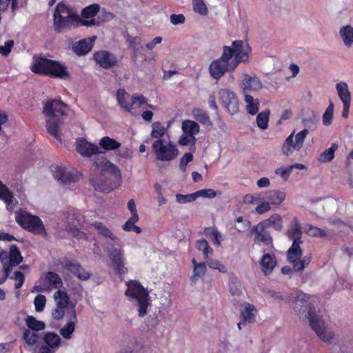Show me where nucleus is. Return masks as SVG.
I'll return each mask as SVG.
<instances>
[{
    "mask_svg": "<svg viewBox=\"0 0 353 353\" xmlns=\"http://www.w3.org/2000/svg\"><path fill=\"white\" fill-rule=\"evenodd\" d=\"M67 317L68 318V321L59 330V333L63 339L69 340L72 338L75 330V326L77 323V314H75V317L71 316H67Z\"/></svg>",
    "mask_w": 353,
    "mask_h": 353,
    "instance_id": "nucleus-26",
    "label": "nucleus"
},
{
    "mask_svg": "<svg viewBox=\"0 0 353 353\" xmlns=\"http://www.w3.org/2000/svg\"><path fill=\"white\" fill-rule=\"evenodd\" d=\"M56 307L52 310V315L54 319L59 320L64 315L75 317L76 303L70 301L69 295L65 290H58L53 295Z\"/></svg>",
    "mask_w": 353,
    "mask_h": 353,
    "instance_id": "nucleus-8",
    "label": "nucleus"
},
{
    "mask_svg": "<svg viewBox=\"0 0 353 353\" xmlns=\"http://www.w3.org/2000/svg\"><path fill=\"white\" fill-rule=\"evenodd\" d=\"M339 36L344 45L350 48L353 44V26L350 25L342 26L339 30Z\"/></svg>",
    "mask_w": 353,
    "mask_h": 353,
    "instance_id": "nucleus-31",
    "label": "nucleus"
},
{
    "mask_svg": "<svg viewBox=\"0 0 353 353\" xmlns=\"http://www.w3.org/2000/svg\"><path fill=\"white\" fill-rule=\"evenodd\" d=\"M196 137L194 136L188 135L183 132V134L179 138L178 143L182 146L193 145L196 143Z\"/></svg>",
    "mask_w": 353,
    "mask_h": 353,
    "instance_id": "nucleus-55",
    "label": "nucleus"
},
{
    "mask_svg": "<svg viewBox=\"0 0 353 353\" xmlns=\"http://www.w3.org/2000/svg\"><path fill=\"white\" fill-rule=\"evenodd\" d=\"M305 232L308 235L315 237H324L327 235V232L325 230L311 225L305 228Z\"/></svg>",
    "mask_w": 353,
    "mask_h": 353,
    "instance_id": "nucleus-52",
    "label": "nucleus"
},
{
    "mask_svg": "<svg viewBox=\"0 0 353 353\" xmlns=\"http://www.w3.org/2000/svg\"><path fill=\"white\" fill-rule=\"evenodd\" d=\"M52 172L54 179L62 183L75 182L78 180L77 172L68 170L64 166H56Z\"/></svg>",
    "mask_w": 353,
    "mask_h": 353,
    "instance_id": "nucleus-18",
    "label": "nucleus"
},
{
    "mask_svg": "<svg viewBox=\"0 0 353 353\" xmlns=\"http://www.w3.org/2000/svg\"><path fill=\"white\" fill-rule=\"evenodd\" d=\"M152 149L156 160L160 162L170 163L179 154L177 146L170 140L157 139L153 142Z\"/></svg>",
    "mask_w": 353,
    "mask_h": 353,
    "instance_id": "nucleus-9",
    "label": "nucleus"
},
{
    "mask_svg": "<svg viewBox=\"0 0 353 353\" xmlns=\"http://www.w3.org/2000/svg\"><path fill=\"white\" fill-rule=\"evenodd\" d=\"M23 338L28 345L32 346L38 342L39 336V334L34 331H31L30 330H25L23 332Z\"/></svg>",
    "mask_w": 353,
    "mask_h": 353,
    "instance_id": "nucleus-46",
    "label": "nucleus"
},
{
    "mask_svg": "<svg viewBox=\"0 0 353 353\" xmlns=\"http://www.w3.org/2000/svg\"><path fill=\"white\" fill-rule=\"evenodd\" d=\"M100 6L97 3H94L85 8L81 12V16L83 18H79V23L81 26H92L97 25L95 19H92L99 11Z\"/></svg>",
    "mask_w": 353,
    "mask_h": 353,
    "instance_id": "nucleus-19",
    "label": "nucleus"
},
{
    "mask_svg": "<svg viewBox=\"0 0 353 353\" xmlns=\"http://www.w3.org/2000/svg\"><path fill=\"white\" fill-rule=\"evenodd\" d=\"M217 94L222 105L230 114H235L239 112V100L234 91L228 88H221L218 91Z\"/></svg>",
    "mask_w": 353,
    "mask_h": 353,
    "instance_id": "nucleus-14",
    "label": "nucleus"
},
{
    "mask_svg": "<svg viewBox=\"0 0 353 353\" xmlns=\"http://www.w3.org/2000/svg\"><path fill=\"white\" fill-rule=\"evenodd\" d=\"M45 345L57 350L61 345V339L57 334L54 332H47L43 336Z\"/></svg>",
    "mask_w": 353,
    "mask_h": 353,
    "instance_id": "nucleus-33",
    "label": "nucleus"
},
{
    "mask_svg": "<svg viewBox=\"0 0 353 353\" xmlns=\"http://www.w3.org/2000/svg\"><path fill=\"white\" fill-rule=\"evenodd\" d=\"M93 165L94 168L101 173L109 172L117 179H120L121 178V172L118 167L105 157L96 158Z\"/></svg>",
    "mask_w": 353,
    "mask_h": 353,
    "instance_id": "nucleus-16",
    "label": "nucleus"
},
{
    "mask_svg": "<svg viewBox=\"0 0 353 353\" xmlns=\"http://www.w3.org/2000/svg\"><path fill=\"white\" fill-rule=\"evenodd\" d=\"M309 134V130L304 129L295 134L294 130L285 140L282 145V152L284 155L291 156L294 152L299 151L304 143L306 137Z\"/></svg>",
    "mask_w": 353,
    "mask_h": 353,
    "instance_id": "nucleus-13",
    "label": "nucleus"
},
{
    "mask_svg": "<svg viewBox=\"0 0 353 353\" xmlns=\"http://www.w3.org/2000/svg\"><path fill=\"white\" fill-rule=\"evenodd\" d=\"M91 183L96 190L100 192H111L118 186L117 185H113L109 181L102 179H92Z\"/></svg>",
    "mask_w": 353,
    "mask_h": 353,
    "instance_id": "nucleus-34",
    "label": "nucleus"
},
{
    "mask_svg": "<svg viewBox=\"0 0 353 353\" xmlns=\"http://www.w3.org/2000/svg\"><path fill=\"white\" fill-rule=\"evenodd\" d=\"M65 269L77 276L81 265L78 263L66 262L63 265Z\"/></svg>",
    "mask_w": 353,
    "mask_h": 353,
    "instance_id": "nucleus-61",
    "label": "nucleus"
},
{
    "mask_svg": "<svg viewBox=\"0 0 353 353\" xmlns=\"http://www.w3.org/2000/svg\"><path fill=\"white\" fill-rule=\"evenodd\" d=\"M132 95H130L123 89H119L117 92V99L120 106L126 111L130 112V103Z\"/></svg>",
    "mask_w": 353,
    "mask_h": 353,
    "instance_id": "nucleus-32",
    "label": "nucleus"
},
{
    "mask_svg": "<svg viewBox=\"0 0 353 353\" xmlns=\"http://www.w3.org/2000/svg\"><path fill=\"white\" fill-rule=\"evenodd\" d=\"M339 99L342 103L351 102L352 96L348 85L345 81H340L335 85Z\"/></svg>",
    "mask_w": 353,
    "mask_h": 353,
    "instance_id": "nucleus-30",
    "label": "nucleus"
},
{
    "mask_svg": "<svg viewBox=\"0 0 353 353\" xmlns=\"http://www.w3.org/2000/svg\"><path fill=\"white\" fill-rule=\"evenodd\" d=\"M45 279L50 286L56 289H60L63 286V281L57 273L48 271L45 275Z\"/></svg>",
    "mask_w": 353,
    "mask_h": 353,
    "instance_id": "nucleus-37",
    "label": "nucleus"
},
{
    "mask_svg": "<svg viewBox=\"0 0 353 353\" xmlns=\"http://www.w3.org/2000/svg\"><path fill=\"white\" fill-rule=\"evenodd\" d=\"M96 37L87 38L76 42L72 46L73 51L78 55H84L88 53L93 48Z\"/></svg>",
    "mask_w": 353,
    "mask_h": 353,
    "instance_id": "nucleus-23",
    "label": "nucleus"
},
{
    "mask_svg": "<svg viewBox=\"0 0 353 353\" xmlns=\"http://www.w3.org/2000/svg\"><path fill=\"white\" fill-rule=\"evenodd\" d=\"M46 296L42 294L37 295L34 300V304L35 306L36 311L39 312H42L46 306Z\"/></svg>",
    "mask_w": 353,
    "mask_h": 353,
    "instance_id": "nucleus-56",
    "label": "nucleus"
},
{
    "mask_svg": "<svg viewBox=\"0 0 353 353\" xmlns=\"http://www.w3.org/2000/svg\"><path fill=\"white\" fill-rule=\"evenodd\" d=\"M127 289L125 295L137 307L139 316L143 317L148 313V307L151 305L149 292L136 280L126 282Z\"/></svg>",
    "mask_w": 353,
    "mask_h": 353,
    "instance_id": "nucleus-7",
    "label": "nucleus"
},
{
    "mask_svg": "<svg viewBox=\"0 0 353 353\" xmlns=\"http://www.w3.org/2000/svg\"><path fill=\"white\" fill-rule=\"evenodd\" d=\"M194 264L193 276L191 278L192 283H195L197 278L203 276L206 272V265L204 263H196L195 259L192 260Z\"/></svg>",
    "mask_w": 353,
    "mask_h": 353,
    "instance_id": "nucleus-45",
    "label": "nucleus"
},
{
    "mask_svg": "<svg viewBox=\"0 0 353 353\" xmlns=\"http://www.w3.org/2000/svg\"><path fill=\"white\" fill-rule=\"evenodd\" d=\"M170 23L174 25H181L185 23V18L183 14H172L170 17Z\"/></svg>",
    "mask_w": 353,
    "mask_h": 353,
    "instance_id": "nucleus-64",
    "label": "nucleus"
},
{
    "mask_svg": "<svg viewBox=\"0 0 353 353\" xmlns=\"http://www.w3.org/2000/svg\"><path fill=\"white\" fill-rule=\"evenodd\" d=\"M150 108L154 110V106L148 103V99L141 94H134L130 103V112L138 108Z\"/></svg>",
    "mask_w": 353,
    "mask_h": 353,
    "instance_id": "nucleus-28",
    "label": "nucleus"
},
{
    "mask_svg": "<svg viewBox=\"0 0 353 353\" xmlns=\"http://www.w3.org/2000/svg\"><path fill=\"white\" fill-rule=\"evenodd\" d=\"M26 325L28 327V330L31 331H40L43 330L46 327V324L43 321L37 320L32 316H28L26 319Z\"/></svg>",
    "mask_w": 353,
    "mask_h": 353,
    "instance_id": "nucleus-40",
    "label": "nucleus"
},
{
    "mask_svg": "<svg viewBox=\"0 0 353 353\" xmlns=\"http://www.w3.org/2000/svg\"><path fill=\"white\" fill-rule=\"evenodd\" d=\"M267 228L262 221L250 228V233L254 236L253 240L256 244L265 245L272 244V238Z\"/></svg>",
    "mask_w": 353,
    "mask_h": 353,
    "instance_id": "nucleus-15",
    "label": "nucleus"
},
{
    "mask_svg": "<svg viewBox=\"0 0 353 353\" xmlns=\"http://www.w3.org/2000/svg\"><path fill=\"white\" fill-rule=\"evenodd\" d=\"M76 150L84 157H90L103 153L97 145L88 142L83 138H81L76 141Z\"/></svg>",
    "mask_w": 353,
    "mask_h": 353,
    "instance_id": "nucleus-17",
    "label": "nucleus"
},
{
    "mask_svg": "<svg viewBox=\"0 0 353 353\" xmlns=\"http://www.w3.org/2000/svg\"><path fill=\"white\" fill-rule=\"evenodd\" d=\"M65 269L77 276L81 265L78 263L66 262L63 265Z\"/></svg>",
    "mask_w": 353,
    "mask_h": 353,
    "instance_id": "nucleus-62",
    "label": "nucleus"
},
{
    "mask_svg": "<svg viewBox=\"0 0 353 353\" xmlns=\"http://www.w3.org/2000/svg\"><path fill=\"white\" fill-rule=\"evenodd\" d=\"M92 225L99 235L104 238L110 239L114 243V245H107L105 250L117 273L119 275L125 274L128 272V268L125 266V251L123 245L119 243L117 237L108 228L101 222H94L92 223Z\"/></svg>",
    "mask_w": 353,
    "mask_h": 353,
    "instance_id": "nucleus-3",
    "label": "nucleus"
},
{
    "mask_svg": "<svg viewBox=\"0 0 353 353\" xmlns=\"http://www.w3.org/2000/svg\"><path fill=\"white\" fill-rule=\"evenodd\" d=\"M95 61L105 69L114 66L117 63V57L106 50L97 52L94 54Z\"/></svg>",
    "mask_w": 353,
    "mask_h": 353,
    "instance_id": "nucleus-20",
    "label": "nucleus"
},
{
    "mask_svg": "<svg viewBox=\"0 0 353 353\" xmlns=\"http://www.w3.org/2000/svg\"><path fill=\"white\" fill-rule=\"evenodd\" d=\"M334 114V104L331 103L325 110L323 115V123L325 125L328 126L332 123Z\"/></svg>",
    "mask_w": 353,
    "mask_h": 353,
    "instance_id": "nucleus-53",
    "label": "nucleus"
},
{
    "mask_svg": "<svg viewBox=\"0 0 353 353\" xmlns=\"http://www.w3.org/2000/svg\"><path fill=\"white\" fill-rule=\"evenodd\" d=\"M168 128H165L161 122L156 121L152 124L150 136L152 138L163 139L162 137L166 133Z\"/></svg>",
    "mask_w": 353,
    "mask_h": 353,
    "instance_id": "nucleus-38",
    "label": "nucleus"
},
{
    "mask_svg": "<svg viewBox=\"0 0 353 353\" xmlns=\"http://www.w3.org/2000/svg\"><path fill=\"white\" fill-rule=\"evenodd\" d=\"M275 174L280 176L285 181L289 179L290 174L292 173L291 168L288 166H283L276 168L274 170Z\"/></svg>",
    "mask_w": 353,
    "mask_h": 353,
    "instance_id": "nucleus-57",
    "label": "nucleus"
},
{
    "mask_svg": "<svg viewBox=\"0 0 353 353\" xmlns=\"http://www.w3.org/2000/svg\"><path fill=\"white\" fill-rule=\"evenodd\" d=\"M301 226L296 217H294L290 223V228L286 231V236L289 239L293 241L292 246L288 251V261L292 264L296 271L303 270L310 263V256H305L301 258L303 251L301 248Z\"/></svg>",
    "mask_w": 353,
    "mask_h": 353,
    "instance_id": "nucleus-4",
    "label": "nucleus"
},
{
    "mask_svg": "<svg viewBox=\"0 0 353 353\" xmlns=\"http://www.w3.org/2000/svg\"><path fill=\"white\" fill-rule=\"evenodd\" d=\"M196 246L199 250L203 252L205 258L213 252V250L210 247L208 242L205 239L197 241Z\"/></svg>",
    "mask_w": 353,
    "mask_h": 353,
    "instance_id": "nucleus-51",
    "label": "nucleus"
},
{
    "mask_svg": "<svg viewBox=\"0 0 353 353\" xmlns=\"http://www.w3.org/2000/svg\"><path fill=\"white\" fill-rule=\"evenodd\" d=\"M258 310L256 307L249 303L241 305L240 316L243 322L251 323L255 321Z\"/></svg>",
    "mask_w": 353,
    "mask_h": 353,
    "instance_id": "nucleus-22",
    "label": "nucleus"
},
{
    "mask_svg": "<svg viewBox=\"0 0 353 353\" xmlns=\"http://www.w3.org/2000/svg\"><path fill=\"white\" fill-rule=\"evenodd\" d=\"M315 299L310 294L300 292L290 301L291 307L296 314L308 319L312 329L323 341L331 343L334 338L332 331L310 306V303Z\"/></svg>",
    "mask_w": 353,
    "mask_h": 353,
    "instance_id": "nucleus-2",
    "label": "nucleus"
},
{
    "mask_svg": "<svg viewBox=\"0 0 353 353\" xmlns=\"http://www.w3.org/2000/svg\"><path fill=\"white\" fill-rule=\"evenodd\" d=\"M139 220V216H131L128 220L124 223L123 225V229L125 231H134L137 234H140L141 232V229L135 225V223Z\"/></svg>",
    "mask_w": 353,
    "mask_h": 353,
    "instance_id": "nucleus-44",
    "label": "nucleus"
},
{
    "mask_svg": "<svg viewBox=\"0 0 353 353\" xmlns=\"http://www.w3.org/2000/svg\"><path fill=\"white\" fill-rule=\"evenodd\" d=\"M192 114L195 119L202 124L210 125L211 121L208 115L203 110L199 109H194L192 111Z\"/></svg>",
    "mask_w": 353,
    "mask_h": 353,
    "instance_id": "nucleus-48",
    "label": "nucleus"
},
{
    "mask_svg": "<svg viewBox=\"0 0 353 353\" xmlns=\"http://www.w3.org/2000/svg\"><path fill=\"white\" fill-rule=\"evenodd\" d=\"M99 148L104 154L109 151L117 152V157L123 159H130L132 157V150L128 146H121V143L116 139L105 136L100 139Z\"/></svg>",
    "mask_w": 353,
    "mask_h": 353,
    "instance_id": "nucleus-12",
    "label": "nucleus"
},
{
    "mask_svg": "<svg viewBox=\"0 0 353 353\" xmlns=\"http://www.w3.org/2000/svg\"><path fill=\"white\" fill-rule=\"evenodd\" d=\"M236 221L238 223L241 224L239 228H236V229L239 232H244L245 230H246L247 229L250 228V225H251L250 221H248V219H243V216H239L236 219Z\"/></svg>",
    "mask_w": 353,
    "mask_h": 353,
    "instance_id": "nucleus-63",
    "label": "nucleus"
},
{
    "mask_svg": "<svg viewBox=\"0 0 353 353\" xmlns=\"http://www.w3.org/2000/svg\"><path fill=\"white\" fill-rule=\"evenodd\" d=\"M193 160V154L191 152H186L181 158L179 168L183 172L187 170L188 164Z\"/></svg>",
    "mask_w": 353,
    "mask_h": 353,
    "instance_id": "nucleus-58",
    "label": "nucleus"
},
{
    "mask_svg": "<svg viewBox=\"0 0 353 353\" xmlns=\"http://www.w3.org/2000/svg\"><path fill=\"white\" fill-rule=\"evenodd\" d=\"M250 53L248 43L241 40L234 41L230 46H224L221 56L209 65L210 77L219 81L227 72L234 71L240 63L248 62Z\"/></svg>",
    "mask_w": 353,
    "mask_h": 353,
    "instance_id": "nucleus-1",
    "label": "nucleus"
},
{
    "mask_svg": "<svg viewBox=\"0 0 353 353\" xmlns=\"http://www.w3.org/2000/svg\"><path fill=\"white\" fill-rule=\"evenodd\" d=\"M0 199L6 204L7 209L11 211L17 203V201L14 198L12 193L8 188L0 181Z\"/></svg>",
    "mask_w": 353,
    "mask_h": 353,
    "instance_id": "nucleus-25",
    "label": "nucleus"
},
{
    "mask_svg": "<svg viewBox=\"0 0 353 353\" xmlns=\"http://www.w3.org/2000/svg\"><path fill=\"white\" fill-rule=\"evenodd\" d=\"M205 232L206 236L216 245H219L223 241V235L215 228H208Z\"/></svg>",
    "mask_w": 353,
    "mask_h": 353,
    "instance_id": "nucleus-42",
    "label": "nucleus"
},
{
    "mask_svg": "<svg viewBox=\"0 0 353 353\" xmlns=\"http://www.w3.org/2000/svg\"><path fill=\"white\" fill-rule=\"evenodd\" d=\"M195 200L196 199H195L194 193L190 194H186V195H183V194H179L176 195V201L179 203H187L192 202Z\"/></svg>",
    "mask_w": 353,
    "mask_h": 353,
    "instance_id": "nucleus-60",
    "label": "nucleus"
},
{
    "mask_svg": "<svg viewBox=\"0 0 353 353\" xmlns=\"http://www.w3.org/2000/svg\"><path fill=\"white\" fill-rule=\"evenodd\" d=\"M192 7L195 12L202 16H206L208 14V9L203 0H192Z\"/></svg>",
    "mask_w": 353,
    "mask_h": 353,
    "instance_id": "nucleus-49",
    "label": "nucleus"
},
{
    "mask_svg": "<svg viewBox=\"0 0 353 353\" xmlns=\"http://www.w3.org/2000/svg\"><path fill=\"white\" fill-rule=\"evenodd\" d=\"M23 260L19 248L17 245H12L10 248L9 261L10 266H14L19 264Z\"/></svg>",
    "mask_w": 353,
    "mask_h": 353,
    "instance_id": "nucleus-41",
    "label": "nucleus"
},
{
    "mask_svg": "<svg viewBox=\"0 0 353 353\" xmlns=\"http://www.w3.org/2000/svg\"><path fill=\"white\" fill-rule=\"evenodd\" d=\"M262 222L268 228H272L276 231H281L283 228V217L279 214H273Z\"/></svg>",
    "mask_w": 353,
    "mask_h": 353,
    "instance_id": "nucleus-29",
    "label": "nucleus"
},
{
    "mask_svg": "<svg viewBox=\"0 0 353 353\" xmlns=\"http://www.w3.org/2000/svg\"><path fill=\"white\" fill-rule=\"evenodd\" d=\"M195 199L199 197L214 199L216 196V192L212 189H203L194 192Z\"/></svg>",
    "mask_w": 353,
    "mask_h": 353,
    "instance_id": "nucleus-54",
    "label": "nucleus"
},
{
    "mask_svg": "<svg viewBox=\"0 0 353 353\" xmlns=\"http://www.w3.org/2000/svg\"><path fill=\"white\" fill-rule=\"evenodd\" d=\"M265 196V199L272 205H279L285 199V194L284 192L277 190H270L259 194Z\"/></svg>",
    "mask_w": 353,
    "mask_h": 353,
    "instance_id": "nucleus-24",
    "label": "nucleus"
},
{
    "mask_svg": "<svg viewBox=\"0 0 353 353\" xmlns=\"http://www.w3.org/2000/svg\"><path fill=\"white\" fill-rule=\"evenodd\" d=\"M208 266L212 270H217L219 272L225 273L227 272L226 267L219 260L212 259L208 262Z\"/></svg>",
    "mask_w": 353,
    "mask_h": 353,
    "instance_id": "nucleus-59",
    "label": "nucleus"
},
{
    "mask_svg": "<svg viewBox=\"0 0 353 353\" xmlns=\"http://www.w3.org/2000/svg\"><path fill=\"white\" fill-rule=\"evenodd\" d=\"M30 68L35 74L50 77L66 79L70 77L68 68L64 63L50 59L43 54L34 55Z\"/></svg>",
    "mask_w": 353,
    "mask_h": 353,
    "instance_id": "nucleus-6",
    "label": "nucleus"
},
{
    "mask_svg": "<svg viewBox=\"0 0 353 353\" xmlns=\"http://www.w3.org/2000/svg\"><path fill=\"white\" fill-rule=\"evenodd\" d=\"M240 87L243 92L246 91H258L261 89L262 83L256 75L244 74L240 83Z\"/></svg>",
    "mask_w": 353,
    "mask_h": 353,
    "instance_id": "nucleus-21",
    "label": "nucleus"
},
{
    "mask_svg": "<svg viewBox=\"0 0 353 353\" xmlns=\"http://www.w3.org/2000/svg\"><path fill=\"white\" fill-rule=\"evenodd\" d=\"M14 217L16 221L25 230L39 234L46 233L43 222L39 216L21 210L15 212Z\"/></svg>",
    "mask_w": 353,
    "mask_h": 353,
    "instance_id": "nucleus-11",
    "label": "nucleus"
},
{
    "mask_svg": "<svg viewBox=\"0 0 353 353\" xmlns=\"http://www.w3.org/2000/svg\"><path fill=\"white\" fill-rule=\"evenodd\" d=\"M270 114V110H265L257 114L256 118V122L257 126L261 130H265L268 129Z\"/></svg>",
    "mask_w": 353,
    "mask_h": 353,
    "instance_id": "nucleus-39",
    "label": "nucleus"
},
{
    "mask_svg": "<svg viewBox=\"0 0 353 353\" xmlns=\"http://www.w3.org/2000/svg\"><path fill=\"white\" fill-rule=\"evenodd\" d=\"M230 292L234 297H240L242 294V287L241 282L235 277L230 279L229 284Z\"/></svg>",
    "mask_w": 353,
    "mask_h": 353,
    "instance_id": "nucleus-43",
    "label": "nucleus"
},
{
    "mask_svg": "<svg viewBox=\"0 0 353 353\" xmlns=\"http://www.w3.org/2000/svg\"><path fill=\"white\" fill-rule=\"evenodd\" d=\"M338 149V145L335 143H333L330 148L325 150L320 156L319 161L320 162H329L331 161L334 157V152Z\"/></svg>",
    "mask_w": 353,
    "mask_h": 353,
    "instance_id": "nucleus-47",
    "label": "nucleus"
},
{
    "mask_svg": "<svg viewBox=\"0 0 353 353\" xmlns=\"http://www.w3.org/2000/svg\"><path fill=\"white\" fill-rule=\"evenodd\" d=\"M181 130L183 133L195 137L200 132V127L196 121L188 119L182 122Z\"/></svg>",
    "mask_w": 353,
    "mask_h": 353,
    "instance_id": "nucleus-36",
    "label": "nucleus"
},
{
    "mask_svg": "<svg viewBox=\"0 0 353 353\" xmlns=\"http://www.w3.org/2000/svg\"><path fill=\"white\" fill-rule=\"evenodd\" d=\"M79 23V16L63 3H58L54 12V26L61 32Z\"/></svg>",
    "mask_w": 353,
    "mask_h": 353,
    "instance_id": "nucleus-10",
    "label": "nucleus"
},
{
    "mask_svg": "<svg viewBox=\"0 0 353 353\" xmlns=\"http://www.w3.org/2000/svg\"><path fill=\"white\" fill-rule=\"evenodd\" d=\"M244 101L245 103V110L250 114L255 115L257 114L260 104L258 99H254L251 95L245 94Z\"/></svg>",
    "mask_w": 353,
    "mask_h": 353,
    "instance_id": "nucleus-35",
    "label": "nucleus"
},
{
    "mask_svg": "<svg viewBox=\"0 0 353 353\" xmlns=\"http://www.w3.org/2000/svg\"><path fill=\"white\" fill-rule=\"evenodd\" d=\"M257 204L255 212L258 214H263L271 210L272 205L267 200H265V197L259 198V202Z\"/></svg>",
    "mask_w": 353,
    "mask_h": 353,
    "instance_id": "nucleus-50",
    "label": "nucleus"
},
{
    "mask_svg": "<svg viewBox=\"0 0 353 353\" xmlns=\"http://www.w3.org/2000/svg\"><path fill=\"white\" fill-rule=\"evenodd\" d=\"M276 264V261L274 254H265L260 261L261 270L265 275H268L272 272Z\"/></svg>",
    "mask_w": 353,
    "mask_h": 353,
    "instance_id": "nucleus-27",
    "label": "nucleus"
},
{
    "mask_svg": "<svg viewBox=\"0 0 353 353\" xmlns=\"http://www.w3.org/2000/svg\"><path fill=\"white\" fill-rule=\"evenodd\" d=\"M68 111V107L61 101L53 99L48 101L43 106L48 132L59 141H61L60 125L63 117Z\"/></svg>",
    "mask_w": 353,
    "mask_h": 353,
    "instance_id": "nucleus-5",
    "label": "nucleus"
}]
</instances>
